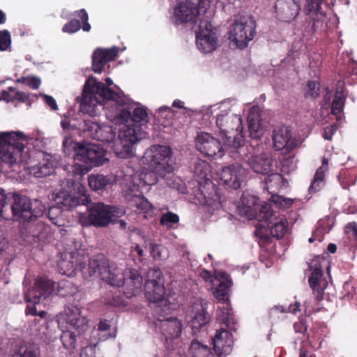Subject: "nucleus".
<instances>
[{"label":"nucleus","instance_id":"nucleus-1","mask_svg":"<svg viewBox=\"0 0 357 357\" xmlns=\"http://www.w3.org/2000/svg\"><path fill=\"white\" fill-rule=\"evenodd\" d=\"M100 108L107 110L108 120L121 126L114 146L116 155L121 158L134 156L135 145L147 135L146 109L126 97L122 91L115 92L94 77H89L84 84L80 109L93 116L100 112Z\"/></svg>","mask_w":357,"mask_h":357},{"label":"nucleus","instance_id":"nucleus-2","mask_svg":"<svg viewBox=\"0 0 357 357\" xmlns=\"http://www.w3.org/2000/svg\"><path fill=\"white\" fill-rule=\"evenodd\" d=\"M40 133L27 137L22 132H0L1 169L5 172H20L21 166L32 163L31 154L27 144H31L38 149L45 142Z\"/></svg>","mask_w":357,"mask_h":357},{"label":"nucleus","instance_id":"nucleus-3","mask_svg":"<svg viewBox=\"0 0 357 357\" xmlns=\"http://www.w3.org/2000/svg\"><path fill=\"white\" fill-rule=\"evenodd\" d=\"M97 273L101 279L114 287L123 286V294L127 298H132L141 291L143 279L138 271L135 269H123L115 264H109L102 256L91 259L86 270H82L85 279L96 275Z\"/></svg>","mask_w":357,"mask_h":357},{"label":"nucleus","instance_id":"nucleus-4","mask_svg":"<svg viewBox=\"0 0 357 357\" xmlns=\"http://www.w3.org/2000/svg\"><path fill=\"white\" fill-rule=\"evenodd\" d=\"M212 108L213 112L220 110V113L217 114L216 116L215 125L218 129L219 135L222 136L224 140V143L235 148L239 147V153H244L245 149L241 147V142L243 138L241 116L230 114L229 107L225 102L215 105Z\"/></svg>","mask_w":357,"mask_h":357},{"label":"nucleus","instance_id":"nucleus-5","mask_svg":"<svg viewBox=\"0 0 357 357\" xmlns=\"http://www.w3.org/2000/svg\"><path fill=\"white\" fill-rule=\"evenodd\" d=\"M147 280L144 284L145 296L153 305L155 314L160 312L169 314L175 307L174 299L172 296L165 297V287L162 281V272L160 268H153L147 272Z\"/></svg>","mask_w":357,"mask_h":357},{"label":"nucleus","instance_id":"nucleus-6","mask_svg":"<svg viewBox=\"0 0 357 357\" xmlns=\"http://www.w3.org/2000/svg\"><path fill=\"white\" fill-rule=\"evenodd\" d=\"M75 164L70 166L74 176H83L94 167L102 165L108 159L106 158L105 150L100 144H76L74 147Z\"/></svg>","mask_w":357,"mask_h":357},{"label":"nucleus","instance_id":"nucleus-7","mask_svg":"<svg viewBox=\"0 0 357 357\" xmlns=\"http://www.w3.org/2000/svg\"><path fill=\"white\" fill-rule=\"evenodd\" d=\"M211 172L209 164L202 160H198L194 165V178L199 184V193L197 198L199 203L204 206L211 207L214 211L220 206L215 185L208 178Z\"/></svg>","mask_w":357,"mask_h":357},{"label":"nucleus","instance_id":"nucleus-8","mask_svg":"<svg viewBox=\"0 0 357 357\" xmlns=\"http://www.w3.org/2000/svg\"><path fill=\"white\" fill-rule=\"evenodd\" d=\"M125 213L123 208L102 202L91 203L86 211L79 213V222L82 226L106 227Z\"/></svg>","mask_w":357,"mask_h":357},{"label":"nucleus","instance_id":"nucleus-9","mask_svg":"<svg viewBox=\"0 0 357 357\" xmlns=\"http://www.w3.org/2000/svg\"><path fill=\"white\" fill-rule=\"evenodd\" d=\"M210 7L208 0H176L171 15V21L176 25L200 22L201 16Z\"/></svg>","mask_w":357,"mask_h":357},{"label":"nucleus","instance_id":"nucleus-10","mask_svg":"<svg viewBox=\"0 0 357 357\" xmlns=\"http://www.w3.org/2000/svg\"><path fill=\"white\" fill-rule=\"evenodd\" d=\"M31 200L24 196L17 194H6L0 188V217L3 219L9 218L10 209L12 211L13 218L18 221H25L31 219Z\"/></svg>","mask_w":357,"mask_h":357},{"label":"nucleus","instance_id":"nucleus-11","mask_svg":"<svg viewBox=\"0 0 357 357\" xmlns=\"http://www.w3.org/2000/svg\"><path fill=\"white\" fill-rule=\"evenodd\" d=\"M172 150L169 146L153 145L149 148L141 159V164L146 165L161 177L174 169L172 164Z\"/></svg>","mask_w":357,"mask_h":357},{"label":"nucleus","instance_id":"nucleus-12","mask_svg":"<svg viewBox=\"0 0 357 357\" xmlns=\"http://www.w3.org/2000/svg\"><path fill=\"white\" fill-rule=\"evenodd\" d=\"M229 40L238 48L243 49L256 35L255 22L245 16L236 17L228 32Z\"/></svg>","mask_w":357,"mask_h":357},{"label":"nucleus","instance_id":"nucleus-13","mask_svg":"<svg viewBox=\"0 0 357 357\" xmlns=\"http://www.w3.org/2000/svg\"><path fill=\"white\" fill-rule=\"evenodd\" d=\"M56 283L45 277L36 278L33 287L24 294L25 301L28 303L25 310L26 314L36 315L37 310L35 305L50 296L54 291Z\"/></svg>","mask_w":357,"mask_h":357},{"label":"nucleus","instance_id":"nucleus-14","mask_svg":"<svg viewBox=\"0 0 357 357\" xmlns=\"http://www.w3.org/2000/svg\"><path fill=\"white\" fill-rule=\"evenodd\" d=\"M52 199L55 202V206H50L45 215L52 224L57 226L63 225V220L61 218L62 209L70 210L79 206V199L73 196L66 190H59L52 195Z\"/></svg>","mask_w":357,"mask_h":357},{"label":"nucleus","instance_id":"nucleus-15","mask_svg":"<svg viewBox=\"0 0 357 357\" xmlns=\"http://www.w3.org/2000/svg\"><path fill=\"white\" fill-rule=\"evenodd\" d=\"M257 202L258 198L255 195L249 192H244L238 206L240 215L249 220L257 219L260 221V220L267 219L271 215L270 204L265 203L260 205Z\"/></svg>","mask_w":357,"mask_h":357},{"label":"nucleus","instance_id":"nucleus-16","mask_svg":"<svg viewBox=\"0 0 357 357\" xmlns=\"http://www.w3.org/2000/svg\"><path fill=\"white\" fill-rule=\"evenodd\" d=\"M58 325L62 328L64 324L75 329L81 335L89 329L88 319L82 314V308L75 304L68 305L57 317Z\"/></svg>","mask_w":357,"mask_h":357},{"label":"nucleus","instance_id":"nucleus-17","mask_svg":"<svg viewBox=\"0 0 357 357\" xmlns=\"http://www.w3.org/2000/svg\"><path fill=\"white\" fill-rule=\"evenodd\" d=\"M322 1L323 0H307L305 6L307 24L305 25V34H311L324 29L326 15L321 9Z\"/></svg>","mask_w":357,"mask_h":357},{"label":"nucleus","instance_id":"nucleus-18","mask_svg":"<svg viewBox=\"0 0 357 357\" xmlns=\"http://www.w3.org/2000/svg\"><path fill=\"white\" fill-rule=\"evenodd\" d=\"M218 45V37L215 29L207 20L201 21L196 31V45L203 53H211Z\"/></svg>","mask_w":357,"mask_h":357},{"label":"nucleus","instance_id":"nucleus-19","mask_svg":"<svg viewBox=\"0 0 357 357\" xmlns=\"http://www.w3.org/2000/svg\"><path fill=\"white\" fill-rule=\"evenodd\" d=\"M200 277L212 282L214 287L213 295L220 302L225 303L228 301V289L232 284L228 275L221 271H215L213 277L210 271L203 270L200 273Z\"/></svg>","mask_w":357,"mask_h":357},{"label":"nucleus","instance_id":"nucleus-20","mask_svg":"<svg viewBox=\"0 0 357 357\" xmlns=\"http://www.w3.org/2000/svg\"><path fill=\"white\" fill-rule=\"evenodd\" d=\"M324 261L322 257L317 256L310 263V268L312 272L308 282L313 294L319 300L323 298L324 290L328 286V281L323 277L321 270L322 263Z\"/></svg>","mask_w":357,"mask_h":357},{"label":"nucleus","instance_id":"nucleus-21","mask_svg":"<svg viewBox=\"0 0 357 357\" xmlns=\"http://www.w3.org/2000/svg\"><path fill=\"white\" fill-rule=\"evenodd\" d=\"M167 314L160 312L157 316V321L155 323V330L160 333L165 339L166 343L178 338L182 331L181 321L175 317L165 318Z\"/></svg>","mask_w":357,"mask_h":357},{"label":"nucleus","instance_id":"nucleus-22","mask_svg":"<svg viewBox=\"0 0 357 357\" xmlns=\"http://www.w3.org/2000/svg\"><path fill=\"white\" fill-rule=\"evenodd\" d=\"M252 149V152L245 154L243 158V160L256 174L266 175L271 172L273 166V158L268 153L260 152L259 148Z\"/></svg>","mask_w":357,"mask_h":357},{"label":"nucleus","instance_id":"nucleus-23","mask_svg":"<svg viewBox=\"0 0 357 357\" xmlns=\"http://www.w3.org/2000/svg\"><path fill=\"white\" fill-rule=\"evenodd\" d=\"M195 146L201 153L208 157L222 158L225 155V149L220 141L207 132H202L197 135Z\"/></svg>","mask_w":357,"mask_h":357},{"label":"nucleus","instance_id":"nucleus-24","mask_svg":"<svg viewBox=\"0 0 357 357\" xmlns=\"http://www.w3.org/2000/svg\"><path fill=\"white\" fill-rule=\"evenodd\" d=\"M83 130L95 139L103 142L112 143V148L114 149V144L118 138L114 140L116 133L111 126L99 124L91 120H84Z\"/></svg>","mask_w":357,"mask_h":357},{"label":"nucleus","instance_id":"nucleus-25","mask_svg":"<svg viewBox=\"0 0 357 357\" xmlns=\"http://www.w3.org/2000/svg\"><path fill=\"white\" fill-rule=\"evenodd\" d=\"M301 10V5L296 0H277L275 3V15L278 20L286 23L294 21Z\"/></svg>","mask_w":357,"mask_h":357},{"label":"nucleus","instance_id":"nucleus-26","mask_svg":"<svg viewBox=\"0 0 357 357\" xmlns=\"http://www.w3.org/2000/svg\"><path fill=\"white\" fill-rule=\"evenodd\" d=\"M247 175V170L241 165L236 164L223 167L220 174L222 183L229 188L238 189Z\"/></svg>","mask_w":357,"mask_h":357},{"label":"nucleus","instance_id":"nucleus-27","mask_svg":"<svg viewBox=\"0 0 357 357\" xmlns=\"http://www.w3.org/2000/svg\"><path fill=\"white\" fill-rule=\"evenodd\" d=\"M83 256L79 254L66 252L63 253L61 259L58 262L59 273L68 277H73L76 274L77 268L82 273L84 268L86 269L87 266L84 265Z\"/></svg>","mask_w":357,"mask_h":357},{"label":"nucleus","instance_id":"nucleus-28","mask_svg":"<svg viewBox=\"0 0 357 357\" xmlns=\"http://www.w3.org/2000/svg\"><path fill=\"white\" fill-rule=\"evenodd\" d=\"M40 155H43V160L38 164L30 165V163H29L24 167V169L36 178H42L52 174L59 165L58 160L52 155L43 153H40Z\"/></svg>","mask_w":357,"mask_h":357},{"label":"nucleus","instance_id":"nucleus-29","mask_svg":"<svg viewBox=\"0 0 357 357\" xmlns=\"http://www.w3.org/2000/svg\"><path fill=\"white\" fill-rule=\"evenodd\" d=\"M156 172L151 169H144L141 172L136 171L130 174L131 185L129 186V190L132 192H139L143 188H148V186L154 185L157 183Z\"/></svg>","mask_w":357,"mask_h":357},{"label":"nucleus","instance_id":"nucleus-30","mask_svg":"<svg viewBox=\"0 0 357 357\" xmlns=\"http://www.w3.org/2000/svg\"><path fill=\"white\" fill-rule=\"evenodd\" d=\"M119 53L117 47L108 49L98 48L92 56L93 70L96 73H101L105 64L113 61Z\"/></svg>","mask_w":357,"mask_h":357},{"label":"nucleus","instance_id":"nucleus-31","mask_svg":"<svg viewBox=\"0 0 357 357\" xmlns=\"http://www.w3.org/2000/svg\"><path fill=\"white\" fill-rule=\"evenodd\" d=\"M271 215L263 222L264 227H267L271 235L277 238H282L289 231V223L286 218L278 217L270 208Z\"/></svg>","mask_w":357,"mask_h":357},{"label":"nucleus","instance_id":"nucleus-32","mask_svg":"<svg viewBox=\"0 0 357 357\" xmlns=\"http://www.w3.org/2000/svg\"><path fill=\"white\" fill-rule=\"evenodd\" d=\"M206 303L202 301H197L192 306L190 313L187 314V319L192 329H199L205 326L210 319L206 312Z\"/></svg>","mask_w":357,"mask_h":357},{"label":"nucleus","instance_id":"nucleus-33","mask_svg":"<svg viewBox=\"0 0 357 357\" xmlns=\"http://www.w3.org/2000/svg\"><path fill=\"white\" fill-rule=\"evenodd\" d=\"M233 343L231 333L225 329L218 331L213 339V349L219 356L230 354L232 351Z\"/></svg>","mask_w":357,"mask_h":357},{"label":"nucleus","instance_id":"nucleus-34","mask_svg":"<svg viewBox=\"0 0 357 357\" xmlns=\"http://www.w3.org/2000/svg\"><path fill=\"white\" fill-rule=\"evenodd\" d=\"M273 146L275 150L285 149L289 152L295 146V142L291 139V131L287 127L276 128L273 132Z\"/></svg>","mask_w":357,"mask_h":357},{"label":"nucleus","instance_id":"nucleus-35","mask_svg":"<svg viewBox=\"0 0 357 357\" xmlns=\"http://www.w3.org/2000/svg\"><path fill=\"white\" fill-rule=\"evenodd\" d=\"M77 15L83 23L82 26H81V23L79 20H72L63 26L62 31L64 33H74L78 31L81 28L84 31H90L91 25L88 22L89 17L86 11L84 9H81L77 11Z\"/></svg>","mask_w":357,"mask_h":357},{"label":"nucleus","instance_id":"nucleus-36","mask_svg":"<svg viewBox=\"0 0 357 357\" xmlns=\"http://www.w3.org/2000/svg\"><path fill=\"white\" fill-rule=\"evenodd\" d=\"M62 189L60 190H66L69 192L73 196L79 199V204L81 202L84 204V202H88L89 198L86 197L85 187L79 181H75L73 179L63 180L61 182Z\"/></svg>","mask_w":357,"mask_h":357},{"label":"nucleus","instance_id":"nucleus-37","mask_svg":"<svg viewBox=\"0 0 357 357\" xmlns=\"http://www.w3.org/2000/svg\"><path fill=\"white\" fill-rule=\"evenodd\" d=\"M248 123L250 137L253 139L259 138L263 132L258 107H252L250 108L248 116Z\"/></svg>","mask_w":357,"mask_h":357},{"label":"nucleus","instance_id":"nucleus-38","mask_svg":"<svg viewBox=\"0 0 357 357\" xmlns=\"http://www.w3.org/2000/svg\"><path fill=\"white\" fill-rule=\"evenodd\" d=\"M142 192L140 190L139 192L135 191L131 192L128 188L125 196L131 206L137 207L144 213H149L152 210L153 206L148 199L142 195Z\"/></svg>","mask_w":357,"mask_h":357},{"label":"nucleus","instance_id":"nucleus-39","mask_svg":"<svg viewBox=\"0 0 357 357\" xmlns=\"http://www.w3.org/2000/svg\"><path fill=\"white\" fill-rule=\"evenodd\" d=\"M23 222L22 227V235L24 238V241L31 243L36 241L40 233L41 226L36 225L33 219H29Z\"/></svg>","mask_w":357,"mask_h":357},{"label":"nucleus","instance_id":"nucleus-40","mask_svg":"<svg viewBox=\"0 0 357 357\" xmlns=\"http://www.w3.org/2000/svg\"><path fill=\"white\" fill-rule=\"evenodd\" d=\"M114 182V180L112 176L91 174L88 177L89 185L94 190H102Z\"/></svg>","mask_w":357,"mask_h":357},{"label":"nucleus","instance_id":"nucleus-41","mask_svg":"<svg viewBox=\"0 0 357 357\" xmlns=\"http://www.w3.org/2000/svg\"><path fill=\"white\" fill-rule=\"evenodd\" d=\"M144 243L150 246V254L155 260H166L169 257V250L165 245L153 243L149 239L145 240Z\"/></svg>","mask_w":357,"mask_h":357},{"label":"nucleus","instance_id":"nucleus-42","mask_svg":"<svg viewBox=\"0 0 357 357\" xmlns=\"http://www.w3.org/2000/svg\"><path fill=\"white\" fill-rule=\"evenodd\" d=\"M28 98V93L20 91L16 88L10 86L2 91L0 100H3L7 102H13L15 100L20 102H25Z\"/></svg>","mask_w":357,"mask_h":357},{"label":"nucleus","instance_id":"nucleus-43","mask_svg":"<svg viewBox=\"0 0 357 357\" xmlns=\"http://www.w3.org/2000/svg\"><path fill=\"white\" fill-rule=\"evenodd\" d=\"M328 169V160L324 158L322 165L317 170L312 183L309 188L310 192H317L324 185V174Z\"/></svg>","mask_w":357,"mask_h":357},{"label":"nucleus","instance_id":"nucleus-44","mask_svg":"<svg viewBox=\"0 0 357 357\" xmlns=\"http://www.w3.org/2000/svg\"><path fill=\"white\" fill-rule=\"evenodd\" d=\"M189 353L191 357H214L210 348L197 340L191 342Z\"/></svg>","mask_w":357,"mask_h":357},{"label":"nucleus","instance_id":"nucleus-45","mask_svg":"<svg viewBox=\"0 0 357 357\" xmlns=\"http://www.w3.org/2000/svg\"><path fill=\"white\" fill-rule=\"evenodd\" d=\"M216 314L218 319L227 327H231L230 325L234 324V315L228 303L225 306L218 307Z\"/></svg>","mask_w":357,"mask_h":357},{"label":"nucleus","instance_id":"nucleus-46","mask_svg":"<svg viewBox=\"0 0 357 357\" xmlns=\"http://www.w3.org/2000/svg\"><path fill=\"white\" fill-rule=\"evenodd\" d=\"M346 96L341 87H338L332 102L331 112L334 115L341 114L343 111Z\"/></svg>","mask_w":357,"mask_h":357},{"label":"nucleus","instance_id":"nucleus-47","mask_svg":"<svg viewBox=\"0 0 357 357\" xmlns=\"http://www.w3.org/2000/svg\"><path fill=\"white\" fill-rule=\"evenodd\" d=\"M64 328H61L63 331L61 335V340L63 347L70 351L75 348L76 335L74 332L68 329L65 330Z\"/></svg>","mask_w":357,"mask_h":357},{"label":"nucleus","instance_id":"nucleus-48","mask_svg":"<svg viewBox=\"0 0 357 357\" xmlns=\"http://www.w3.org/2000/svg\"><path fill=\"white\" fill-rule=\"evenodd\" d=\"M116 333H106V332H98L96 333L95 328L91 331V334L89 339V344L92 347H96L99 342L105 341L110 337H115Z\"/></svg>","mask_w":357,"mask_h":357},{"label":"nucleus","instance_id":"nucleus-49","mask_svg":"<svg viewBox=\"0 0 357 357\" xmlns=\"http://www.w3.org/2000/svg\"><path fill=\"white\" fill-rule=\"evenodd\" d=\"M179 221V217L177 214L172 212H167L162 215L160 222L162 226L167 228H173Z\"/></svg>","mask_w":357,"mask_h":357},{"label":"nucleus","instance_id":"nucleus-50","mask_svg":"<svg viewBox=\"0 0 357 357\" xmlns=\"http://www.w3.org/2000/svg\"><path fill=\"white\" fill-rule=\"evenodd\" d=\"M31 208H30V212L31 213V219L45 215L46 207L40 200L34 199L31 201Z\"/></svg>","mask_w":357,"mask_h":357},{"label":"nucleus","instance_id":"nucleus-51","mask_svg":"<svg viewBox=\"0 0 357 357\" xmlns=\"http://www.w3.org/2000/svg\"><path fill=\"white\" fill-rule=\"evenodd\" d=\"M282 181V176L281 174L278 173H273L271 174L266 178V189L268 191L271 190H273L274 188L277 189L281 182Z\"/></svg>","mask_w":357,"mask_h":357},{"label":"nucleus","instance_id":"nucleus-52","mask_svg":"<svg viewBox=\"0 0 357 357\" xmlns=\"http://www.w3.org/2000/svg\"><path fill=\"white\" fill-rule=\"evenodd\" d=\"M17 82L28 86L33 89H38L41 84V79L37 76L22 77L18 79Z\"/></svg>","mask_w":357,"mask_h":357},{"label":"nucleus","instance_id":"nucleus-53","mask_svg":"<svg viewBox=\"0 0 357 357\" xmlns=\"http://www.w3.org/2000/svg\"><path fill=\"white\" fill-rule=\"evenodd\" d=\"M270 200L277 206L282 208H288L292 205L293 203V199L290 198H286L278 195H272Z\"/></svg>","mask_w":357,"mask_h":357},{"label":"nucleus","instance_id":"nucleus-54","mask_svg":"<svg viewBox=\"0 0 357 357\" xmlns=\"http://www.w3.org/2000/svg\"><path fill=\"white\" fill-rule=\"evenodd\" d=\"M130 255L136 264H137V261L142 262L145 259V253L142 248L138 244H134L131 246Z\"/></svg>","mask_w":357,"mask_h":357},{"label":"nucleus","instance_id":"nucleus-55","mask_svg":"<svg viewBox=\"0 0 357 357\" xmlns=\"http://www.w3.org/2000/svg\"><path fill=\"white\" fill-rule=\"evenodd\" d=\"M106 332V333H116V328H112L110 322L106 319L100 320L97 326L95 327V332Z\"/></svg>","mask_w":357,"mask_h":357},{"label":"nucleus","instance_id":"nucleus-56","mask_svg":"<svg viewBox=\"0 0 357 357\" xmlns=\"http://www.w3.org/2000/svg\"><path fill=\"white\" fill-rule=\"evenodd\" d=\"M320 84L318 82L310 81L307 83L306 89V96L311 98H316L319 96Z\"/></svg>","mask_w":357,"mask_h":357},{"label":"nucleus","instance_id":"nucleus-57","mask_svg":"<svg viewBox=\"0 0 357 357\" xmlns=\"http://www.w3.org/2000/svg\"><path fill=\"white\" fill-rule=\"evenodd\" d=\"M11 44L10 35L8 31H0V50H7Z\"/></svg>","mask_w":357,"mask_h":357},{"label":"nucleus","instance_id":"nucleus-58","mask_svg":"<svg viewBox=\"0 0 357 357\" xmlns=\"http://www.w3.org/2000/svg\"><path fill=\"white\" fill-rule=\"evenodd\" d=\"M17 354L20 355L21 357H38L36 350L33 348L26 347H21Z\"/></svg>","mask_w":357,"mask_h":357},{"label":"nucleus","instance_id":"nucleus-59","mask_svg":"<svg viewBox=\"0 0 357 357\" xmlns=\"http://www.w3.org/2000/svg\"><path fill=\"white\" fill-rule=\"evenodd\" d=\"M40 96L43 98L46 105H48L52 109H58L57 104L53 97L45 94H41Z\"/></svg>","mask_w":357,"mask_h":357},{"label":"nucleus","instance_id":"nucleus-60","mask_svg":"<svg viewBox=\"0 0 357 357\" xmlns=\"http://www.w3.org/2000/svg\"><path fill=\"white\" fill-rule=\"evenodd\" d=\"M336 130H337L336 125H333L331 126L326 127L324 129V132L323 134L324 138L326 140H331Z\"/></svg>","mask_w":357,"mask_h":357},{"label":"nucleus","instance_id":"nucleus-61","mask_svg":"<svg viewBox=\"0 0 357 357\" xmlns=\"http://www.w3.org/2000/svg\"><path fill=\"white\" fill-rule=\"evenodd\" d=\"M107 303L109 305L116 307H123L127 305V303L119 296L113 297L112 299L109 301Z\"/></svg>","mask_w":357,"mask_h":357},{"label":"nucleus","instance_id":"nucleus-62","mask_svg":"<svg viewBox=\"0 0 357 357\" xmlns=\"http://www.w3.org/2000/svg\"><path fill=\"white\" fill-rule=\"evenodd\" d=\"M80 357H96L94 355V348L87 345L82 349Z\"/></svg>","mask_w":357,"mask_h":357},{"label":"nucleus","instance_id":"nucleus-63","mask_svg":"<svg viewBox=\"0 0 357 357\" xmlns=\"http://www.w3.org/2000/svg\"><path fill=\"white\" fill-rule=\"evenodd\" d=\"M58 286L61 288V289H64V288H68V287H73V289L70 291H66V292H64V293H60L61 295L63 296H66L68 294H73L75 293L76 291H77V288L76 287H74L72 286V284L68 282H65V281H63L61 282H60Z\"/></svg>","mask_w":357,"mask_h":357},{"label":"nucleus","instance_id":"nucleus-64","mask_svg":"<svg viewBox=\"0 0 357 357\" xmlns=\"http://www.w3.org/2000/svg\"><path fill=\"white\" fill-rule=\"evenodd\" d=\"M300 303L295 302L294 304L289 305L288 308L283 312H291L292 314H296L298 311L300 310Z\"/></svg>","mask_w":357,"mask_h":357}]
</instances>
